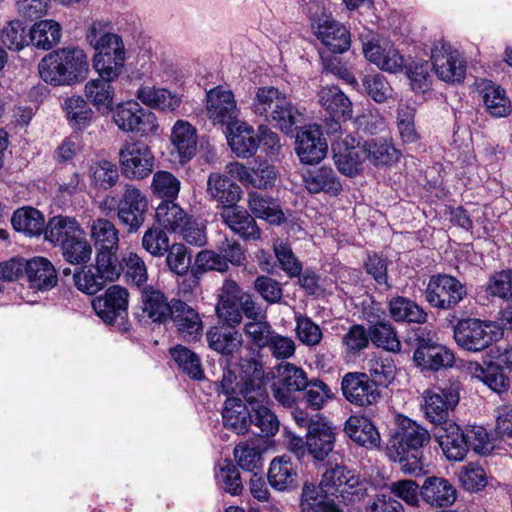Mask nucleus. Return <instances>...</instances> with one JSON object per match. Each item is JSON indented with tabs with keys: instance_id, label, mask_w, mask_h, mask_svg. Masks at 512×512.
<instances>
[{
	"instance_id": "obj_1",
	"label": "nucleus",
	"mask_w": 512,
	"mask_h": 512,
	"mask_svg": "<svg viewBox=\"0 0 512 512\" xmlns=\"http://www.w3.org/2000/svg\"><path fill=\"white\" fill-rule=\"evenodd\" d=\"M431 441L430 432L411 418L398 414L395 428L387 444V455L401 465L406 474L420 475L423 472V451Z\"/></svg>"
},
{
	"instance_id": "obj_2",
	"label": "nucleus",
	"mask_w": 512,
	"mask_h": 512,
	"mask_svg": "<svg viewBox=\"0 0 512 512\" xmlns=\"http://www.w3.org/2000/svg\"><path fill=\"white\" fill-rule=\"evenodd\" d=\"M41 79L53 86H72L87 78L89 63L84 50L65 47L45 55L38 66Z\"/></svg>"
},
{
	"instance_id": "obj_3",
	"label": "nucleus",
	"mask_w": 512,
	"mask_h": 512,
	"mask_svg": "<svg viewBox=\"0 0 512 512\" xmlns=\"http://www.w3.org/2000/svg\"><path fill=\"white\" fill-rule=\"evenodd\" d=\"M252 111L265 121L274 123L286 134L292 132L293 127L302 117L288 96L273 86L257 89L252 102Z\"/></svg>"
},
{
	"instance_id": "obj_4",
	"label": "nucleus",
	"mask_w": 512,
	"mask_h": 512,
	"mask_svg": "<svg viewBox=\"0 0 512 512\" xmlns=\"http://www.w3.org/2000/svg\"><path fill=\"white\" fill-rule=\"evenodd\" d=\"M86 39L96 51L93 59L95 70L113 76L115 72L122 73L126 58L124 43L119 35L110 31L108 22H93L86 33Z\"/></svg>"
},
{
	"instance_id": "obj_5",
	"label": "nucleus",
	"mask_w": 512,
	"mask_h": 512,
	"mask_svg": "<svg viewBox=\"0 0 512 512\" xmlns=\"http://www.w3.org/2000/svg\"><path fill=\"white\" fill-rule=\"evenodd\" d=\"M325 495L334 496L345 504H353L367 496V483L355 471L336 465L326 469L320 481Z\"/></svg>"
},
{
	"instance_id": "obj_6",
	"label": "nucleus",
	"mask_w": 512,
	"mask_h": 512,
	"mask_svg": "<svg viewBox=\"0 0 512 512\" xmlns=\"http://www.w3.org/2000/svg\"><path fill=\"white\" fill-rule=\"evenodd\" d=\"M454 339L459 347L469 352H481L501 339L503 328L494 321L477 318L461 319L454 326Z\"/></svg>"
},
{
	"instance_id": "obj_7",
	"label": "nucleus",
	"mask_w": 512,
	"mask_h": 512,
	"mask_svg": "<svg viewBox=\"0 0 512 512\" xmlns=\"http://www.w3.org/2000/svg\"><path fill=\"white\" fill-rule=\"evenodd\" d=\"M459 384L452 383L443 388L426 390L421 405L425 418L434 428L453 422L451 414L459 403Z\"/></svg>"
},
{
	"instance_id": "obj_8",
	"label": "nucleus",
	"mask_w": 512,
	"mask_h": 512,
	"mask_svg": "<svg viewBox=\"0 0 512 512\" xmlns=\"http://www.w3.org/2000/svg\"><path fill=\"white\" fill-rule=\"evenodd\" d=\"M241 385L239 394L252 408L270 404V398L264 380V371L260 361L253 357L240 360Z\"/></svg>"
},
{
	"instance_id": "obj_9",
	"label": "nucleus",
	"mask_w": 512,
	"mask_h": 512,
	"mask_svg": "<svg viewBox=\"0 0 512 512\" xmlns=\"http://www.w3.org/2000/svg\"><path fill=\"white\" fill-rule=\"evenodd\" d=\"M129 293L119 285H112L101 296L92 301V307L103 322L126 330Z\"/></svg>"
},
{
	"instance_id": "obj_10",
	"label": "nucleus",
	"mask_w": 512,
	"mask_h": 512,
	"mask_svg": "<svg viewBox=\"0 0 512 512\" xmlns=\"http://www.w3.org/2000/svg\"><path fill=\"white\" fill-rule=\"evenodd\" d=\"M467 295V290L457 278L447 274L430 277L425 290L427 302L436 308L448 310L456 307Z\"/></svg>"
},
{
	"instance_id": "obj_11",
	"label": "nucleus",
	"mask_w": 512,
	"mask_h": 512,
	"mask_svg": "<svg viewBox=\"0 0 512 512\" xmlns=\"http://www.w3.org/2000/svg\"><path fill=\"white\" fill-rule=\"evenodd\" d=\"M148 212V199L137 187L126 184L117 206V216L127 233L137 232L144 224Z\"/></svg>"
},
{
	"instance_id": "obj_12",
	"label": "nucleus",
	"mask_w": 512,
	"mask_h": 512,
	"mask_svg": "<svg viewBox=\"0 0 512 512\" xmlns=\"http://www.w3.org/2000/svg\"><path fill=\"white\" fill-rule=\"evenodd\" d=\"M113 120L117 127L124 132L148 135L158 128L154 113L143 108L136 101H127L117 105Z\"/></svg>"
},
{
	"instance_id": "obj_13",
	"label": "nucleus",
	"mask_w": 512,
	"mask_h": 512,
	"mask_svg": "<svg viewBox=\"0 0 512 512\" xmlns=\"http://www.w3.org/2000/svg\"><path fill=\"white\" fill-rule=\"evenodd\" d=\"M154 160L150 148L141 141L126 142L119 151L122 173L129 179L148 177L153 171Z\"/></svg>"
},
{
	"instance_id": "obj_14",
	"label": "nucleus",
	"mask_w": 512,
	"mask_h": 512,
	"mask_svg": "<svg viewBox=\"0 0 512 512\" xmlns=\"http://www.w3.org/2000/svg\"><path fill=\"white\" fill-rule=\"evenodd\" d=\"M279 378L272 385L276 401L285 407H292L297 401V393L308 385L306 372L291 363L278 366Z\"/></svg>"
},
{
	"instance_id": "obj_15",
	"label": "nucleus",
	"mask_w": 512,
	"mask_h": 512,
	"mask_svg": "<svg viewBox=\"0 0 512 512\" xmlns=\"http://www.w3.org/2000/svg\"><path fill=\"white\" fill-rule=\"evenodd\" d=\"M341 390L348 402L360 407L375 405L381 398L379 387L362 372L346 373L341 381Z\"/></svg>"
},
{
	"instance_id": "obj_16",
	"label": "nucleus",
	"mask_w": 512,
	"mask_h": 512,
	"mask_svg": "<svg viewBox=\"0 0 512 512\" xmlns=\"http://www.w3.org/2000/svg\"><path fill=\"white\" fill-rule=\"evenodd\" d=\"M413 361L423 370L438 371L452 367L455 362L454 353L442 344L417 334Z\"/></svg>"
},
{
	"instance_id": "obj_17",
	"label": "nucleus",
	"mask_w": 512,
	"mask_h": 512,
	"mask_svg": "<svg viewBox=\"0 0 512 512\" xmlns=\"http://www.w3.org/2000/svg\"><path fill=\"white\" fill-rule=\"evenodd\" d=\"M431 59L436 75L445 82H461L465 77L466 65L462 55L444 42L435 43Z\"/></svg>"
},
{
	"instance_id": "obj_18",
	"label": "nucleus",
	"mask_w": 512,
	"mask_h": 512,
	"mask_svg": "<svg viewBox=\"0 0 512 512\" xmlns=\"http://www.w3.org/2000/svg\"><path fill=\"white\" fill-rule=\"evenodd\" d=\"M363 151L360 141L352 135H345L332 143L334 163L338 171L348 177H354L363 170Z\"/></svg>"
},
{
	"instance_id": "obj_19",
	"label": "nucleus",
	"mask_w": 512,
	"mask_h": 512,
	"mask_svg": "<svg viewBox=\"0 0 512 512\" xmlns=\"http://www.w3.org/2000/svg\"><path fill=\"white\" fill-rule=\"evenodd\" d=\"M318 98L321 107L331 118V122L327 123V132H340V122L352 117V102L337 86L322 87L318 92Z\"/></svg>"
},
{
	"instance_id": "obj_20",
	"label": "nucleus",
	"mask_w": 512,
	"mask_h": 512,
	"mask_svg": "<svg viewBox=\"0 0 512 512\" xmlns=\"http://www.w3.org/2000/svg\"><path fill=\"white\" fill-rule=\"evenodd\" d=\"M206 110L208 118L214 124L226 127L237 121L238 109L231 90L217 86L206 94Z\"/></svg>"
},
{
	"instance_id": "obj_21",
	"label": "nucleus",
	"mask_w": 512,
	"mask_h": 512,
	"mask_svg": "<svg viewBox=\"0 0 512 512\" xmlns=\"http://www.w3.org/2000/svg\"><path fill=\"white\" fill-rule=\"evenodd\" d=\"M98 77L89 80L84 87V94L89 103H91L99 112L109 113L113 110L115 86L120 72L115 75H107L102 70H96Z\"/></svg>"
},
{
	"instance_id": "obj_22",
	"label": "nucleus",
	"mask_w": 512,
	"mask_h": 512,
	"mask_svg": "<svg viewBox=\"0 0 512 512\" xmlns=\"http://www.w3.org/2000/svg\"><path fill=\"white\" fill-rule=\"evenodd\" d=\"M326 139L317 125L302 127L296 135L295 151L304 164H317L327 154Z\"/></svg>"
},
{
	"instance_id": "obj_23",
	"label": "nucleus",
	"mask_w": 512,
	"mask_h": 512,
	"mask_svg": "<svg viewBox=\"0 0 512 512\" xmlns=\"http://www.w3.org/2000/svg\"><path fill=\"white\" fill-rule=\"evenodd\" d=\"M336 442V429L323 418H318L310 426L305 437L306 449L316 461L325 460L333 451Z\"/></svg>"
},
{
	"instance_id": "obj_24",
	"label": "nucleus",
	"mask_w": 512,
	"mask_h": 512,
	"mask_svg": "<svg viewBox=\"0 0 512 512\" xmlns=\"http://www.w3.org/2000/svg\"><path fill=\"white\" fill-rule=\"evenodd\" d=\"M434 437L442 449L443 454L450 461H462L467 452L469 438L454 421L434 428Z\"/></svg>"
},
{
	"instance_id": "obj_25",
	"label": "nucleus",
	"mask_w": 512,
	"mask_h": 512,
	"mask_svg": "<svg viewBox=\"0 0 512 512\" xmlns=\"http://www.w3.org/2000/svg\"><path fill=\"white\" fill-rule=\"evenodd\" d=\"M178 333L187 340H196L203 330L199 313L179 299L172 300V312L169 317Z\"/></svg>"
},
{
	"instance_id": "obj_26",
	"label": "nucleus",
	"mask_w": 512,
	"mask_h": 512,
	"mask_svg": "<svg viewBox=\"0 0 512 512\" xmlns=\"http://www.w3.org/2000/svg\"><path fill=\"white\" fill-rule=\"evenodd\" d=\"M207 194L223 209H229L237 204L241 198V187L228 176L220 173H211L207 179Z\"/></svg>"
},
{
	"instance_id": "obj_27",
	"label": "nucleus",
	"mask_w": 512,
	"mask_h": 512,
	"mask_svg": "<svg viewBox=\"0 0 512 512\" xmlns=\"http://www.w3.org/2000/svg\"><path fill=\"white\" fill-rule=\"evenodd\" d=\"M420 494L423 501L433 507L450 506L457 498L454 485L445 478L435 476L424 480Z\"/></svg>"
},
{
	"instance_id": "obj_28",
	"label": "nucleus",
	"mask_w": 512,
	"mask_h": 512,
	"mask_svg": "<svg viewBox=\"0 0 512 512\" xmlns=\"http://www.w3.org/2000/svg\"><path fill=\"white\" fill-rule=\"evenodd\" d=\"M363 52L368 61L375 64L381 70L397 73L404 65L403 56L392 45H381L369 41L363 44Z\"/></svg>"
},
{
	"instance_id": "obj_29",
	"label": "nucleus",
	"mask_w": 512,
	"mask_h": 512,
	"mask_svg": "<svg viewBox=\"0 0 512 512\" xmlns=\"http://www.w3.org/2000/svg\"><path fill=\"white\" fill-rule=\"evenodd\" d=\"M344 432L353 442L365 448L380 446V433L371 420L364 416H350L344 423Z\"/></svg>"
},
{
	"instance_id": "obj_30",
	"label": "nucleus",
	"mask_w": 512,
	"mask_h": 512,
	"mask_svg": "<svg viewBox=\"0 0 512 512\" xmlns=\"http://www.w3.org/2000/svg\"><path fill=\"white\" fill-rule=\"evenodd\" d=\"M227 140L231 150L242 158L254 155L259 147L253 127L239 120L227 127Z\"/></svg>"
},
{
	"instance_id": "obj_31",
	"label": "nucleus",
	"mask_w": 512,
	"mask_h": 512,
	"mask_svg": "<svg viewBox=\"0 0 512 512\" xmlns=\"http://www.w3.org/2000/svg\"><path fill=\"white\" fill-rule=\"evenodd\" d=\"M305 188L311 194L324 192L331 196H337L342 191V184L331 167L321 166L308 170L303 174Z\"/></svg>"
},
{
	"instance_id": "obj_32",
	"label": "nucleus",
	"mask_w": 512,
	"mask_h": 512,
	"mask_svg": "<svg viewBox=\"0 0 512 512\" xmlns=\"http://www.w3.org/2000/svg\"><path fill=\"white\" fill-rule=\"evenodd\" d=\"M209 348L215 352L229 356L238 353L243 345V336L234 327H212L206 333Z\"/></svg>"
},
{
	"instance_id": "obj_33",
	"label": "nucleus",
	"mask_w": 512,
	"mask_h": 512,
	"mask_svg": "<svg viewBox=\"0 0 512 512\" xmlns=\"http://www.w3.org/2000/svg\"><path fill=\"white\" fill-rule=\"evenodd\" d=\"M317 38L326 51L342 54L350 48V33L347 28L335 20H325L318 24Z\"/></svg>"
},
{
	"instance_id": "obj_34",
	"label": "nucleus",
	"mask_w": 512,
	"mask_h": 512,
	"mask_svg": "<svg viewBox=\"0 0 512 512\" xmlns=\"http://www.w3.org/2000/svg\"><path fill=\"white\" fill-rule=\"evenodd\" d=\"M83 230L75 217L57 215L46 223L44 239L55 247H60L64 242L80 235Z\"/></svg>"
},
{
	"instance_id": "obj_35",
	"label": "nucleus",
	"mask_w": 512,
	"mask_h": 512,
	"mask_svg": "<svg viewBox=\"0 0 512 512\" xmlns=\"http://www.w3.org/2000/svg\"><path fill=\"white\" fill-rule=\"evenodd\" d=\"M220 215L223 222L241 238L245 240H257L260 238V229L248 211L235 205L229 209H223Z\"/></svg>"
},
{
	"instance_id": "obj_36",
	"label": "nucleus",
	"mask_w": 512,
	"mask_h": 512,
	"mask_svg": "<svg viewBox=\"0 0 512 512\" xmlns=\"http://www.w3.org/2000/svg\"><path fill=\"white\" fill-rule=\"evenodd\" d=\"M297 470L291 457L284 454L275 457L267 473L269 484L278 491L291 490L297 485Z\"/></svg>"
},
{
	"instance_id": "obj_37",
	"label": "nucleus",
	"mask_w": 512,
	"mask_h": 512,
	"mask_svg": "<svg viewBox=\"0 0 512 512\" xmlns=\"http://www.w3.org/2000/svg\"><path fill=\"white\" fill-rule=\"evenodd\" d=\"M366 320L370 323L369 337L374 345L392 353L401 351V342L390 321L379 320L377 315L371 314H366Z\"/></svg>"
},
{
	"instance_id": "obj_38",
	"label": "nucleus",
	"mask_w": 512,
	"mask_h": 512,
	"mask_svg": "<svg viewBox=\"0 0 512 512\" xmlns=\"http://www.w3.org/2000/svg\"><path fill=\"white\" fill-rule=\"evenodd\" d=\"M171 142L177 152L180 163H186L195 155L197 141L196 130L188 122L178 120L171 132Z\"/></svg>"
},
{
	"instance_id": "obj_39",
	"label": "nucleus",
	"mask_w": 512,
	"mask_h": 512,
	"mask_svg": "<svg viewBox=\"0 0 512 512\" xmlns=\"http://www.w3.org/2000/svg\"><path fill=\"white\" fill-rule=\"evenodd\" d=\"M141 301L143 311L147 316L157 323L166 322L172 312V301L168 302L164 293L151 286H145L141 289Z\"/></svg>"
},
{
	"instance_id": "obj_40",
	"label": "nucleus",
	"mask_w": 512,
	"mask_h": 512,
	"mask_svg": "<svg viewBox=\"0 0 512 512\" xmlns=\"http://www.w3.org/2000/svg\"><path fill=\"white\" fill-rule=\"evenodd\" d=\"M388 308L390 317L395 322L424 324L427 321L428 315L423 307L407 297L391 298Z\"/></svg>"
},
{
	"instance_id": "obj_41",
	"label": "nucleus",
	"mask_w": 512,
	"mask_h": 512,
	"mask_svg": "<svg viewBox=\"0 0 512 512\" xmlns=\"http://www.w3.org/2000/svg\"><path fill=\"white\" fill-rule=\"evenodd\" d=\"M25 272L31 287L47 290L57 283V274L52 263L43 257H36L26 262Z\"/></svg>"
},
{
	"instance_id": "obj_42",
	"label": "nucleus",
	"mask_w": 512,
	"mask_h": 512,
	"mask_svg": "<svg viewBox=\"0 0 512 512\" xmlns=\"http://www.w3.org/2000/svg\"><path fill=\"white\" fill-rule=\"evenodd\" d=\"M223 424L236 434H245L250 426V411L239 397H228L222 410Z\"/></svg>"
},
{
	"instance_id": "obj_43",
	"label": "nucleus",
	"mask_w": 512,
	"mask_h": 512,
	"mask_svg": "<svg viewBox=\"0 0 512 512\" xmlns=\"http://www.w3.org/2000/svg\"><path fill=\"white\" fill-rule=\"evenodd\" d=\"M248 206L257 218L264 219L270 224L279 225L285 220L277 200L260 192L248 194Z\"/></svg>"
},
{
	"instance_id": "obj_44",
	"label": "nucleus",
	"mask_w": 512,
	"mask_h": 512,
	"mask_svg": "<svg viewBox=\"0 0 512 512\" xmlns=\"http://www.w3.org/2000/svg\"><path fill=\"white\" fill-rule=\"evenodd\" d=\"M90 235L97 252L119 250V231L108 219H95L90 227Z\"/></svg>"
},
{
	"instance_id": "obj_45",
	"label": "nucleus",
	"mask_w": 512,
	"mask_h": 512,
	"mask_svg": "<svg viewBox=\"0 0 512 512\" xmlns=\"http://www.w3.org/2000/svg\"><path fill=\"white\" fill-rule=\"evenodd\" d=\"M320 485L306 482L303 485L300 508L301 512H343V510L333 501L327 499Z\"/></svg>"
},
{
	"instance_id": "obj_46",
	"label": "nucleus",
	"mask_w": 512,
	"mask_h": 512,
	"mask_svg": "<svg viewBox=\"0 0 512 512\" xmlns=\"http://www.w3.org/2000/svg\"><path fill=\"white\" fill-rule=\"evenodd\" d=\"M13 228L27 236H40L45 232V219L43 214L32 207L17 209L11 218Z\"/></svg>"
},
{
	"instance_id": "obj_47",
	"label": "nucleus",
	"mask_w": 512,
	"mask_h": 512,
	"mask_svg": "<svg viewBox=\"0 0 512 512\" xmlns=\"http://www.w3.org/2000/svg\"><path fill=\"white\" fill-rule=\"evenodd\" d=\"M189 217L179 204L171 200L162 201L156 208L155 213L160 228L171 233H178L187 224Z\"/></svg>"
},
{
	"instance_id": "obj_48",
	"label": "nucleus",
	"mask_w": 512,
	"mask_h": 512,
	"mask_svg": "<svg viewBox=\"0 0 512 512\" xmlns=\"http://www.w3.org/2000/svg\"><path fill=\"white\" fill-rule=\"evenodd\" d=\"M60 39L61 26L54 20L36 22L29 30L30 43L37 49L50 50Z\"/></svg>"
},
{
	"instance_id": "obj_49",
	"label": "nucleus",
	"mask_w": 512,
	"mask_h": 512,
	"mask_svg": "<svg viewBox=\"0 0 512 512\" xmlns=\"http://www.w3.org/2000/svg\"><path fill=\"white\" fill-rule=\"evenodd\" d=\"M136 97L145 105L162 111H174L180 105V98L170 91L155 87H141Z\"/></svg>"
},
{
	"instance_id": "obj_50",
	"label": "nucleus",
	"mask_w": 512,
	"mask_h": 512,
	"mask_svg": "<svg viewBox=\"0 0 512 512\" xmlns=\"http://www.w3.org/2000/svg\"><path fill=\"white\" fill-rule=\"evenodd\" d=\"M473 376L483 382L488 388L498 394L507 392L510 387V380L504 373L503 368L494 363L486 366L475 365Z\"/></svg>"
},
{
	"instance_id": "obj_51",
	"label": "nucleus",
	"mask_w": 512,
	"mask_h": 512,
	"mask_svg": "<svg viewBox=\"0 0 512 512\" xmlns=\"http://www.w3.org/2000/svg\"><path fill=\"white\" fill-rule=\"evenodd\" d=\"M63 107L69 124L73 128L84 129L92 123L94 112L89 103L81 96H72L66 99Z\"/></svg>"
},
{
	"instance_id": "obj_52",
	"label": "nucleus",
	"mask_w": 512,
	"mask_h": 512,
	"mask_svg": "<svg viewBox=\"0 0 512 512\" xmlns=\"http://www.w3.org/2000/svg\"><path fill=\"white\" fill-rule=\"evenodd\" d=\"M59 248L65 261L72 265H85L91 259L92 246L84 230Z\"/></svg>"
},
{
	"instance_id": "obj_53",
	"label": "nucleus",
	"mask_w": 512,
	"mask_h": 512,
	"mask_svg": "<svg viewBox=\"0 0 512 512\" xmlns=\"http://www.w3.org/2000/svg\"><path fill=\"white\" fill-rule=\"evenodd\" d=\"M89 177L95 188L108 190L118 182L119 171L115 163L102 159L90 165Z\"/></svg>"
},
{
	"instance_id": "obj_54",
	"label": "nucleus",
	"mask_w": 512,
	"mask_h": 512,
	"mask_svg": "<svg viewBox=\"0 0 512 512\" xmlns=\"http://www.w3.org/2000/svg\"><path fill=\"white\" fill-rule=\"evenodd\" d=\"M483 102L487 111L494 117H505L511 112L509 99L504 89L492 82L484 83L482 88Z\"/></svg>"
},
{
	"instance_id": "obj_55",
	"label": "nucleus",
	"mask_w": 512,
	"mask_h": 512,
	"mask_svg": "<svg viewBox=\"0 0 512 512\" xmlns=\"http://www.w3.org/2000/svg\"><path fill=\"white\" fill-rule=\"evenodd\" d=\"M170 354L184 374L191 379L201 380L204 377L199 356L184 346H176L170 350Z\"/></svg>"
},
{
	"instance_id": "obj_56",
	"label": "nucleus",
	"mask_w": 512,
	"mask_h": 512,
	"mask_svg": "<svg viewBox=\"0 0 512 512\" xmlns=\"http://www.w3.org/2000/svg\"><path fill=\"white\" fill-rule=\"evenodd\" d=\"M365 159L374 165H389L397 160V150L386 141L374 139L361 143Z\"/></svg>"
},
{
	"instance_id": "obj_57",
	"label": "nucleus",
	"mask_w": 512,
	"mask_h": 512,
	"mask_svg": "<svg viewBox=\"0 0 512 512\" xmlns=\"http://www.w3.org/2000/svg\"><path fill=\"white\" fill-rule=\"evenodd\" d=\"M369 377L378 386L387 387L394 379L396 366L390 356H374L369 360Z\"/></svg>"
},
{
	"instance_id": "obj_58",
	"label": "nucleus",
	"mask_w": 512,
	"mask_h": 512,
	"mask_svg": "<svg viewBox=\"0 0 512 512\" xmlns=\"http://www.w3.org/2000/svg\"><path fill=\"white\" fill-rule=\"evenodd\" d=\"M180 186V180L171 172L160 170L153 175L151 188L159 198L174 201L178 197Z\"/></svg>"
},
{
	"instance_id": "obj_59",
	"label": "nucleus",
	"mask_w": 512,
	"mask_h": 512,
	"mask_svg": "<svg viewBox=\"0 0 512 512\" xmlns=\"http://www.w3.org/2000/svg\"><path fill=\"white\" fill-rule=\"evenodd\" d=\"M253 424L266 436H274L280 426L276 414L271 410L270 404H263L250 410V425Z\"/></svg>"
},
{
	"instance_id": "obj_60",
	"label": "nucleus",
	"mask_w": 512,
	"mask_h": 512,
	"mask_svg": "<svg viewBox=\"0 0 512 512\" xmlns=\"http://www.w3.org/2000/svg\"><path fill=\"white\" fill-rule=\"evenodd\" d=\"M431 65L428 61H412L406 69L410 86L415 93H425L432 85Z\"/></svg>"
},
{
	"instance_id": "obj_61",
	"label": "nucleus",
	"mask_w": 512,
	"mask_h": 512,
	"mask_svg": "<svg viewBox=\"0 0 512 512\" xmlns=\"http://www.w3.org/2000/svg\"><path fill=\"white\" fill-rule=\"evenodd\" d=\"M243 331L249 341L258 348L267 347L275 333L266 318L247 321L244 324Z\"/></svg>"
},
{
	"instance_id": "obj_62",
	"label": "nucleus",
	"mask_w": 512,
	"mask_h": 512,
	"mask_svg": "<svg viewBox=\"0 0 512 512\" xmlns=\"http://www.w3.org/2000/svg\"><path fill=\"white\" fill-rule=\"evenodd\" d=\"M117 253L118 251H103L96 254V271L106 282L117 280L124 270Z\"/></svg>"
},
{
	"instance_id": "obj_63",
	"label": "nucleus",
	"mask_w": 512,
	"mask_h": 512,
	"mask_svg": "<svg viewBox=\"0 0 512 512\" xmlns=\"http://www.w3.org/2000/svg\"><path fill=\"white\" fill-rule=\"evenodd\" d=\"M295 322V332L301 343L310 347L320 344L323 333L318 324L312 321L310 317L301 314L296 315Z\"/></svg>"
},
{
	"instance_id": "obj_64",
	"label": "nucleus",
	"mask_w": 512,
	"mask_h": 512,
	"mask_svg": "<svg viewBox=\"0 0 512 512\" xmlns=\"http://www.w3.org/2000/svg\"><path fill=\"white\" fill-rule=\"evenodd\" d=\"M1 40L10 50L20 51L30 43L26 27L20 20H12L2 29Z\"/></svg>"
}]
</instances>
